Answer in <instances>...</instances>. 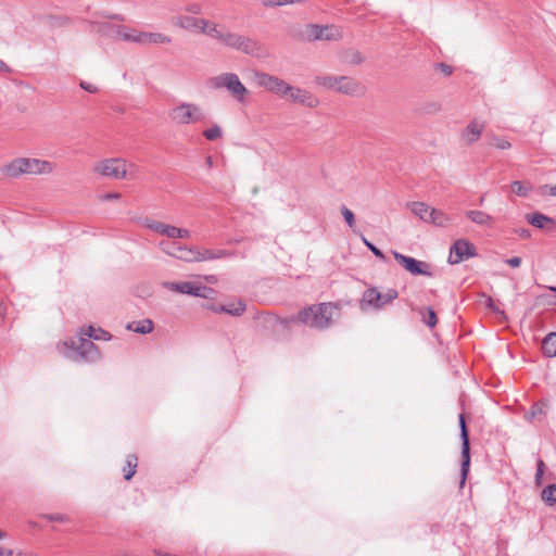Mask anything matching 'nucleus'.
<instances>
[{
	"label": "nucleus",
	"mask_w": 556,
	"mask_h": 556,
	"mask_svg": "<svg viewBox=\"0 0 556 556\" xmlns=\"http://www.w3.org/2000/svg\"><path fill=\"white\" fill-rule=\"evenodd\" d=\"M314 83L328 90L351 97H361L366 92V88L356 79L349 76L318 75Z\"/></svg>",
	"instance_id": "nucleus-1"
},
{
	"label": "nucleus",
	"mask_w": 556,
	"mask_h": 556,
	"mask_svg": "<svg viewBox=\"0 0 556 556\" xmlns=\"http://www.w3.org/2000/svg\"><path fill=\"white\" fill-rule=\"evenodd\" d=\"M53 168V163L46 160L20 157L3 166L2 172L5 176L15 178L23 174H50Z\"/></svg>",
	"instance_id": "nucleus-2"
},
{
	"label": "nucleus",
	"mask_w": 556,
	"mask_h": 556,
	"mask_svg": "<svg viewBox=\"0 0 556 556\" xmlns=\"http://www.w3.org/2000/svg\"><path fill=\"white\" fill-rule=\"evenodd\" d=\"M60 352L64 357L74 362L94 363L100 359V352L89 338H78L71 344L64 342L60 346Z\"/></svg>",
	"instance_id": "nucleus-3"
},
{
	"label": "nucleus",
	"mask_w": 556,
	"mask_h": 556,
	"mask_svg": "<svg viewBox=\"0 0 556 556\" xmlns=\"http://www.w3.org/2000/svg\"><path fill=\"white\" fill-rule=\"evenodd\" d=\"M336 306L331 303L312 305L299 312L298 321L315 329H326L332 323Z\"/></svg>",
	"instance_id": "nucleus-4"
},
{
	"label": "nucleus",
	"mask_w": 556,
	"mask_h": 556,
	"mask_svg": "<svg viewBox=\"0 0 556 556\" xmlns=\"http://www.w3.org/2000/svg\"><path fill=\"white\" fill-rule=\"evenodd\" d=\"M169 118L178 125L203 122L206 115L203 109L193 102H181L168 112Z\"/></svg>",
	"instance_id": "nucleus-5"
},
{
	"label": "nucleus",
	"mask_w": 556,
	"mask_h": 556,
	"mask_svg": "<svg viewBox=\"0 0 556 556\" xmlns=\"http://www.w3.org/2000/svg\"><path fill=\"white\" fill-rule=\"evenodd\" d=\"M132 168L134 165L123 159H108L94 164L93 172L111 179H124Z\"/></svg>",
	"instance_id": "nucleus-6"
},
{
	"label": "nucleus",
	"mask_w": 556,
	"mask_h": 556,
	"mask_svg": "<svg viewBox=\"0 0 556 556\" xmlns=\"http://www.w3.org/2000/svg\"><path fill=\"white\" fill-rule=\"evenodd\" d=\"M211 86L215 89H227L231 96L240 103L245 101L248 89L235 73H225L211 78Z\"/></svg>",
	"instance_id": "nucleus-7"
},
{
	"label": "nucleus",
	"mask_w": 556,
	"mask_h": 556,
	"mask_svg": "<svg viewBox=\"0 0 556 556\" xmlns=\"http://www.w3.org/2000/svg\"><path fill=\"white\" fill-rule=\"evenodd\" d=\"M163 287L173 292L204 299L214 292L212 288L195 281H165Z\"/></svg>",
	"instance_id": "nucleus-8"
},
{
	"label": "nucleus",
	"mask_w": 556,
	"mask_h": 556,
	"mask_svg": "<svg viewBox=\"0 0 556 556\" xmlns=\"http://www.w3.org/2000/svg\"><path fill=\"white\" fill-rule=\"evenodd\" d=\"M458 421L462 440V465L459 486L464 488L470 468V441L464 414H459Z\"/></svg>",
	"instance_id": "nucleus-9"
},
{
	"label": "nucleus",
	"mask_w": 556,
	"mask_h": 556,
	"mask_svg": "<svg viewBox=\"0 0 556 556\" xmlns=\"http://www.w3.org/2000/svg\"><path fill=\"white\" fill-rule=\"evenodd\" d=\"M397 296L399 292L395 289H388L386 292H380L377 288H369L364 292L361 305L363 308L364 305L381 308Z\"/></svg>",
	"instance_id": "nucleus-10"
},
{
	"label": "nucleus",
	"mask_w": 556,
	"mask_h": 556,
	"mask_svg": "<svg viewBox=\"0 0 556 556\" xmlns=\"http://www.w3.org/2000/svg\"><path fill=\"white\" fill-rule=\"evenodd\" d=\"M255 79L258 86L279 97H286L291 90V85L278 76H274L267 73H256Z\"/></svg>",
	"instance_id": "nucleus-11"
},
{
	"label": "nucleus",
	"mask_w": 556,
	"mask_h": 556,
	"mask_svg": "<svg viewBox=\"0 0 556 556\" xmlns=\"http://www.w3.org/2000/svg\"><path fill=\"white\" fill-rule=\"evenodd\" d=\"M475 256L476 247L467 239H458L450 248L448 263L455 265Z\"/></svg>",
	"instance_id": "nucleus-12"
},
{
	"label": "nucleus",
	"mask_w": 556,
	"mask_h": 556,
	"mask_svg": "<svg viewBox=\"0 0 556 556\" xmlns=\"http://www.w3.org/2000/svg\"><path fill=\"white\" fill-rule=\"evenodd\" d=\"M392 254L395 261L412 275L427 277L432 276V271L430 270V265L428 263L404 255L397 251H392Z\"/></svg>",
	"instance_id": "nucleus-13"
},
{
	"label": "nucleus",
	"mask_w": 556,
	"mask_h": 556,
	"mask_svg": "<svg viewBox=\"0 0 556 556\" xmlns=\"http://www.w3.org/2000/svg\"><path fill=\"white\" fill-rule=\"evenodd\" d=\"M308 39L309 40H339L342 34L339 27L334 25H308Z\"/></svg>",
	"instance_id": "nucleus-14"
},
{
	"label": "nucleus",
	"mask_w": 556,
	"mask_h": 556,
	"mask_svg": "<svg viewBox=\"0 0 556 556\" xmlns=\"http://www.w3.org/2000/svg\"><path fill=\"white\" fill-rule=\"evenodd\" d=\"M187 255L189 256V260H190L189 263H193V262H205V261L225 258V257L231 256L232 253H230L226 250L214 251L211 249L192 248V251H189L187 253Z\"/></svg>",
	"instance_id": "nucleus-15"
},
{
	"label": "nucleus",
	"mask_w": 556,
	"mask_h": 556,
	"mask_svg": "<svg viewBox=\"0 0 556 556\" xmlns=\"http://www.w3.org/2000/svg\"><path fill=\"white\" fill-rule=\"evenodd\" d=\"M159 248L169 256H173L184 262H190L189 256L187 255L189 251H192V248L190 247L182 245L177 242L160 241Z\"/></svg>",
	"instance_id": "nucleus-16"
},
{
	"label": "nucleus",
	"mask_w": 556,
	"mask_h": 556,
	"mask_svg": "<svg viewBox=\"0 0 556 556\" xmlns=\"http://www.w3.org/2000/svg\"><path fill=\"white\" fill-rule=\"evenodd\" d=\"M292 102L303 104L307 108L314 109L319 105V100L305 89L291 86V90L286 96Z\"/></svg>",
	"instance_id": "nucleus-17"
},
{
	"label": "nucleus",
	"mask_w": 556,
	"mask_h": 556,
	"mask_svg": "<svg viewBox=\"0 0 556 556\" xmlns=\"http://www.w3.org/2000/svg\"><path fill=\"white\" fill-rule=\"evenodd\" d=\"M239 51L253 58L265 56L263 47L254 39L242 36Z\"/></svg>",
	"instance_id": "nucleus-18"
},
{
	"label": "nucleus",
	"mask_w": 556,
	"mask_h": 556,
	"mask_svg": "<svg viewBox=\"0 0 556 556\" xmlns=\"http://www.w3.org/2000/svg\"><path fill=\"white\" fill-rule=\"evenodd\" d=\"M144 226L159 235L165 236L169 239H175L176 226L167 225L154 219H147Z\"/></svg>",
	"instance_id": "nucleus-19"
},
{
	"label": "nucleus",
	"mask_w": 556,
	"mask_h": 556,
	"mask_svg": "<svg viewBox=\"0 0 556 556\" xmlns=\"http://www.w3.org/2000/svg\"><path fill=\"white\" fill-rule=\"evenodd\" d=\"M484 129V124L478 121H471L462 134V139L467 143L476 142Z\"/></svg>",
	"instance_id": "nucleus-20"
},
{
	"label": "nucleus",
	"mask_w": 556,
	"mask_h": 556,
	"mask_svg": "<svg viewBox=\"0 0 556 556\" xmlns=\"http://www.w3.org/2000/svg\"><path fill=\"white\" fill-rule=\"evenodd\" d=\"M177 24L187 30L202 31L207 26V22L203 18H197L192 16H180L177 20Z\"/></svg>",
	"instance_id": "nucleus-21"
},
{
	"label": "nucleus",
	"mask_w": 556,
	"mask_h": 556,
	"mask_svg": "<svg viewBox=\"0 0 556 556\" xmlns=\"http://www.w3.org/2000/svg\"><path fill=\"white\" fill-rule=\"evenodd\" d=\"M427 218L428 219L426 223L432 224L438 227H447L451 225L452 222L447 214L434 207L430 210L429 216H427Z\"/></svg>",
	"instance_id": "nucleus-22"
},
{
	"label": "nucleus",
	"mask_w": 556,
	"mask_h": 556,
	"mask_svg": "<svg viewBox=\"0 0 556 556\" xmlns=\"http://www.w3.org/2000/svg\"><path fill=\"white\" fill-rule=\"evenodd\" d=\"M466 217L468 219H470L472 223H475L479 226H485V227H490L494 222V218L491 215H489L488 213H485L483 211H478V210L467 211Z\"/></svg>",
	"instance_id": "nucleus-23"
},
{
	"label": "nucleus",
	"mask_w": 556,
	"mask_h": 556,
	"mask_svg": "<svg viewBox=\"0 0 556 556\" xmlns=\"http://www.w3.org/2000/svg\"><path fill=\"white\" fill-rule=\"evenodd\" d=\"M407 207L410 210V212L416 215L418 218H420L422 222H427V216H429V212L432 208L430 205L426 204L425 202H409L407 203Z\"/></svg>",
	"instance_id": "nucleus-24"
},
{
	"label": "nucleus",
	"mask_w": 556,
	"mask_h": 556,
	"mask_svg": "<svg viewBox=\"0 0 556 556\" xmlns=\"http://www.w3.org/2000/svg\"><path fill=\"white\" fill-rule=\"evenodd\" d=\"M526 220L535 228L543 229L546 223H554V219L542 213H530L526 215Z\"/></svg>",
	"instance_id": "nucleus-25"
},
{
	"label": "nucleus",
	"mask_w": 556,
	"mask_h": 556,
	"mask_svg": "<svg viewBox=\"0 0 556 556\" xmlns=\"http://www.w3.org/2000/svg\"><path fill=\"white\" fill-rule=\"evenodd\" d=\"M542 351L546 357L556 356V332H549L542 341Z\"/></svg>",
	"instance_id": "nucleus-26"
},
{
	"label": "nucleus",
	"mask_w": 556,
	"mask_h": 556,
	"mask_svg": "<svg viewBox=\"0 0 556 556\" xmlns=\"http://www.w3.org/2000/svg\"><path fill=\"white\" fill-rule=\"evenodd\" d=\"M117 35L125 41H131L143 45V31H138L136 29L129 28H122L117 31Z\"/></svg>",
	"instance_id": "nucleus-27"
},
{
	"label": "nucleus",
	"mask_w": 556,
	"mask_h": 556,
	"mask_svg": "<svg viewBox=\"0 0 556 556\" xmlns=\"http://www.w3.org/2000/svg\"><path fill=\"white\" fill-rule=\"evenodd\" d=\"M220 311H224L225 314H229L231 316H241L245 312V304L243 301L238 300L236 302L223 304Z\"/></svg>",
	"instance_id": "nucleus-28"
},
{
	"label": "nucleus",
	"mask_w": 556,
	"mask_h": 556,
	"mask_svg": "<svg viewBox=\"0 0 556 556\" xmlns=\"http://www.w3.org/2000/svg\"><path fill=\"white\" fill-rule=\"evenodd\" d=\"M170 38L161 33H146L143 31V45L149 43H169Z\"/></svg>",
	"instance_id": "nucleus-29"
},
{
	"label": "nucleus",
	"mask_w": 556,
	"mask_h": 556,
	"mask_svg": "<svg viewBox=\"0 0 556 556\" xmlns=\"http://www.w3.org/2000/svg\"><path fill=\"white\" fill-rule=\"evenodd\" d=\"M135 324H129L127 328L140 334H148L153 330V323L150 319H144Z\"/></svg>",
	"instance_id": "nucleus-30"
},
{
	"label": "nucleus",
	"mask_w": 556,
	"mask_h": 556,
	"mask_svg": "<svg viewBox=\"0 0 556 556\" xmlns=\"http://www.w3.org/2000/svg\"><path fill=\"white\" fill-rule=\"evenodd\" d=\"M203 137L206 140L215 141L223 137L224 132L222 127L218 124H213L210 128L205 129L202 132Z\"/></svg>",
	"instance_id": "nucleus-31"
},
{
	"label": "nucleus",
	"mask_w": 556,
	"mask_h": 556,
	"mask_svg": "<svg viewBox=\"0 0 556 556\" xmlns=\"http://www.w3.org/2000/svg\"><path fill=\"white\" fill-rule=\"evenodd\" d=\"M542 500L548 505H556V484H548L542 491Z\"/></svg>",
	"instance_id": "nucleus-32"
},
{
	"label": "nucleus",
	"mask_w": 556,
	"mask_h": 556,
	"mask_svg": "<svg viewBox=\"0 0 556 556\" xmlns=\"http://www.w3.org/2000/svg\"><path fill=\"white\" fill-rule=\"evenodd\" d=\"M420 314L422 316L424 323L428 327L433 328L437 325L438 318H437V314L432 307H425V308L420 309Z\"/></svg>",
	"instance_id": "nucleus-33"
},
{
	"label": "nucleus",
	"mask_w": 556,
	"mask_h": 556,
	"mask_svg": "<svg viewBox=\"0 0 556 556\" xmlns=\"http://www.w3.org/2000/svg\"><path fill=\"white\" fill-rule=\"evenodd\" d=\"M137 460H138L137 456L134 454H130L127 456V459H126L127 468L124 469L125 480H130L134 477V475L136 473Z\"/></svg>",
	"instance_id": "nucleus-34"
},
{
	"label": "nucleus",
	"mask_w": 556,
	"mask_h": 556,
	"mask_svg": "<svg viewBox=\"0 0 556 556\" xmlns=\"http://www.w3.org/2000/svg\"><path fill=\"white\" fill-rule=\"evenodd\" d=\"M513 192L519 197H528L530 191L532 190V186L530 184L525 185L522 181L515 180L511 184Z\"/></svg>",
	"instance_id": "nucleus-35"
},
{
	"label": "nucleus",
	"mask_w": 556,
	"mask_h": 556,
	"mask_svg": "<svg viewBox=\"0 0 556 556\" xmlns=\"http://www.w3.org/2000/svg\"><path fill=\"white\" fill-rule=\"evenodd\" d=\"M87 336L89 339H93V340H100V339L110 340L111 339V334L108 331H105L103 329H96L92 326H90L88 328Z\"/></svg>",
	"instance_id": "nucleus-36"
},
{
	"label": "nucleus",
	"mask_w": 556,
	"mask_h": 556,
	"mask_svg": "<svg viewBox=\"0 0 556 556\" xmlns=\"http://www.w3.org/2000/svg\"><path fill=\"white\" fill-rule=\"evenodd\" d=\"M223 31H224V29L218 27V25L211 24L207 22V26H205V29H202L201 33H204V34L208 35L210 37L219 40Z\"/></svg>",
	"instance_id": "nucleus-37"
},
{
	"label": "nucleus",
	"mask_w": 556,
	"mask_h": 556,
	"mask_svg": "<svg viewBox=\"0 0 556 556\" xmlns=\"http://www.w3.org/2000/svg\"><path fill=\"white\" fill-rule=\"evenodd\" d=\"M362 241L365 244V247L379 260L386 261V255L383 252L378 249L372 242H370L366 237L362 236Z\"/></svg>",
	"instance_id": "nucleus-38"
},
{
	"label": "nucleus",
	"mask_w": 556,
	"mask_h": 556,
	"mask_svg": "<svg viewBox=\"0 0 556 556\" xmlns=\"http://www.w3.org/2000/svg\"><path fill=\"white\" fill-rule=\"evenodd\" d=\"M491 144L500 150H506L511 147L510 142L506 139L494 137L491 141Z\"/></svg>",
	"instance_id": "nucleus-39"
},
{
	"label": "nucleus",
	"mask_w": 556,
	"mask_h": 556,
	"mask_svg": "<svg viewBox=\"0 0 556 556\" xmlns=\"http://www.w3.org/2000/svg\"><path fill=\"white\" fill-rule=\"evenodd\" d=\"M341 214L344 217L346 224L350 227H353L354 224H355L354 213L350 208H348L346 206H342L341 207Z\"/></svg>",
	"instance_id": "nucleus-40"
},
{
	"label": "nucleus",
	"mask_w": 556,
	"mask_h": 556,
	"mask_svg": "<svg viewBox=\"0 0 556 556\" xmlns=\"http://www.w3.org/2000/svg\"><path fill=\"white\" fill-rule=\"evenodd\" d=\"M43 519L48 521H54V522H66L68 521V517L63 514H46L42 516Z\"/></svg>",
	"instance_id": "nucleus-41"
},
{
	"label": "nucleus",
	"mask_w": 556,
	"mask_h": 556,
	"mask_svg": "<svg viewBox=\"0 0 556 556\" xmlns=\"http://www.w3.org/2000/svg\"><path fill=\"white\" fill-rule=\"evenodd\" d=\"M298 2V0H264V5L266 7H283L287 4H292Z\"/></svg>",
	"instance_id": "nucleus-42"
},
{
	"label": "nucleus",
	"mask_w": 556,
	"mask_h": 556,
	"mask_svg": "<svg viewBox=\"0 0 556 556\" xmlns=\"http://www.w3.org/2000/svg\"><path fill=\"white\" fill-rule=\"evenodd\" d=\"M544 469H545V464L541 458H539L536 462V472H535V482L538 484L541 483V480H542V477L544 473Z\"/></svg>",
	"instance_id": "nucleus-43"
},
{
	"label": "nucleus",
	"mask_w": 556,
	"mask_h": 556,
	"mask_svg": "<svg viewBox=\"0 0 556 556\" xmlns=\"http://www.w3.org/2000/svg\"><path fill=\"white\" fill-rule=\"evenodd\" d=\"M242 35L233 33L231 36L230 42L228 43V48L235 49L239 51L240 45H241Z\"/></svg>",
	"instance_id": "nucleus-44"
},
{
	"label": "nucleus",
	"mask_w": 556,
	"mask_h": 556,
	"mask_svg": "<svg viewBox=\"0 0 556 556\" xmlns=\"http://www.w3.org/2000/svg\"><path fill=\"white\" fill-rule=\"evenodd\" d=\"M190 236L191 232L188 229L176 227L175 239H187Z\"/></svg>",
	"instance_id": "nucleus-45"
},
{
	"label": "nucleus",
	"mask_w": 556,
	"mask_h": 556,
	"mask_svg": "<svg viewBox=\"0 0 556 556\" xmlns=\"http://www.w3.org/2000/svg\"><path fill=\"white\" fill-rule=\"evenodd\" d=\"M232 35H233V33L224 29V31L222 33V36H220L218 41L222 45H224L225 47H227L228 43L230 42V39H231Z\"/></svg>",
	"instance_id": "nucleus-46"
},
{
	"label": "nucleus",
	"mask_w": 556,
	"mask_h": 556,
	"mask_svg": "<svg viewBox=\"0 0 556 556\" xmlns=\"http://www.w3.org/2000/svg\"><path fill=\"white\" fill-rule=\"evenodd\" d=\"M80 88L90 93L98 92V87L87 81H80Z\"/></svg>",
	"instance_id": "nucleus-47"
},
{
	"label": "nucleus",
	"mask_w": 556,
	"mask_h": 556,
	"mask_svg": "<svg viewBox=\"0 0 556 556\" xmlns=\"http://www.w3.org/2000/svg\"><path fill=\"white\" fill-rule=\"evenodd\" d=\"M521 262L522 260L519 256H514L505 261V263L510 267H519L521 265Z\"/></svg>",
	"instance_id": "nucleus-48"
},
{
	"label": "nucleus",
	"mask_w": 556,
	"mask_h": 556,
	"mask_svg": "<svg viewBox=\"0 0 556 556\" xmlns=\"http://www.w3.org/2000/svg\"><path fill=\"white\" fill-rule=\"evenodd\" d=\"M3 536V533L0 531V539ZM0 556H13V551L10 548H3L0 546Z\"/></svg>",
	"instance_id": "nucleus-49"
},
{
	"label": "nucleus",
	"mask_w": 556,
	"mask_h": 556,
	"mask_svg": "<svg viewBox=\"0 0 556 556\" xmlns=\"http://www.w3.org/2000/svg\"><path fill=\"white\" fill-rule=\"evenodd\" d=\"M486 306L495 313H501L497 308H495L493 299L491 296H488L486 299Z\"/></svg>",
	"instance_id": "nucleus-50"
},
{
	"label": "nucleus",
	"mask_w": 556,
	"mask_h": 556,
	"mask_svg": "<svg viewBox=\"0 0 556 556\" xmlns=\"http://www.w3.org/2000/svg\"><path fill=\"white\" fill-rule=\"evenodd\" d=\"M439 66L443 70V72L445 73V75H451L452 74V67L444 64V63H440Z\"/></svg>",
	"instance_id": "nucleus-51"
},
{
	"label": "nucleus",
	"mask_w": 556,
	"mask_h": 556,
	"mask_svg": "<svg viewBox=\"0 0 556 556\" xmlns=\"http://www.w3.org/2000/svg\"><path fill=\"white\" fill-rule=\"evenodd\" d=\"M519 236H520L521 238H523V239H528V238H530V237H531V232H530V230H529V229H525V228H523V229H521V230L519 231Z\"/></svg>",
	"instance_id": "nucleus-52"
},
{
	"label": "nucleus",
	"mask_w": 556,
	"mask_h": 556,
	"mask_svg": "<svg viewBox=\"0 0 556 556\" xmlns=\"http://www.w3.org/2000/svg\"><path fill=\"white\" fill-rule=\"evenodd\" d=\"M121 198L119 193H108L104 195L105 200H117Z\"/></svg>",
	"instance_id": "nucleus-53"
},
{
	"label": "nucleus",
	"mask_w": 556,
	"mask_h": 556,
	"mask_svg": "<svg viewBox=\"0 0 556 556\" xmlns=\"http://www.w3.org/2000/svg\"><path fill=\"white\" fill-rule=\"evenodd\" d=\"M223 307V305H218V304H212L210 306V308L214 312V313H224V311H220V308Z\"/></svg>",
	"instance_id": "nucleus-54"
},
{
	"label": "nucleus",
	"mask_w": 556,
	"mask_h": 556,
	"mask_svg": "<svg viewBox=\"0 0 556 556\" xmlns=\"http://www.w3.org/2000/svg\"><path fill=\"white\" fill-rule=\"evenodd\" d=\"M0 71L5 73H9L11 71L10 67L2 60H0Z\"/></svg>",
	"instance_id": "nucleus-55"
},
{
	"label": "nucleus",
	"mask_w": 556,
	"mask_h": 556,
	"mask_svg": "<svg viewBox=\"0 0 556 556\" xmlns=\"http://www.w3.org/2000/svg\"><path fill=\"white\" fill-rule=\"evenodd\" d=\"M205 163H206V166H207L208 168H212V166H213V159H212V156H210V155H208V156H206V159H205Z\"/></svg>",
	"instance_id": "nucleus-56"
},
{
	"label": "nucleus",
	"mask_w": 556,
	"mask_h": 556,
	"mask_svg": "<svg viewBox=\"0 0 556 556\" xmlns=\"http://www.w3.org/2000/svg\"><path fill=\"white\" fill-rule=\"evenodd\" d=\"M549 194L556 195V185L549 187Z\"/></svg>",
	"instance_id": "nucleus-57"
},
{
	"label": "nucleus",
	"mask_w": 556,
	"mask_h": 556,
	"mask_svg": "<svg viewBox=\"0 0 556 556\" xmlns=\"http://www.w3.org/2000/svg\"><path fill=\"white\" fill-rule=\"evenodd\" d=\"M483 202H484V197H481V198L479 199V204H480V205H482V204H483Z\"/></svg>",
	"instance_id": "nucleus-58"
},
{
	"label": "nucleus",
	"mask_w": 556,
	"mask_h": 556,
	"mask_svg": "<svg viewBox=\"0 0 556 556\" xmlns=\"http://www.w3.org/2000/svg\"><path fill=\"white\" fill-rule=\"evenodd\" d=\"M549 290L556 292V287H549Z\"/></svg>",
	"instance_id": "nucleus-59"
}]
</instances>
